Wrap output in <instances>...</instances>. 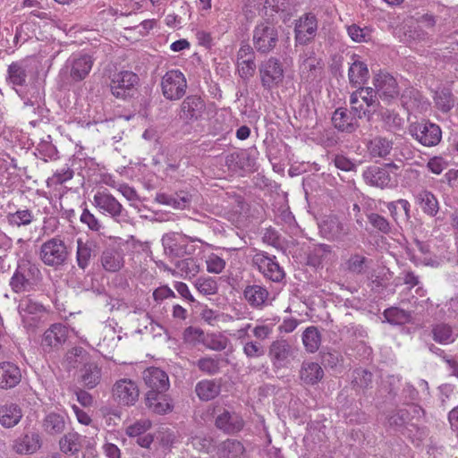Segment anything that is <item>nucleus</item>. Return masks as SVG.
I'll return each mask as SVG.
<instances>
[{
  "label": "nucleus",
  "instance_id": "f257e3e1",
  "mask_svg": "<svg viewBox=\"0 0 458 458\" xmlns=\"http://www.w3.org/2000/svg\"><path fill=\"white\" fill-rule=\"evenodd\" d=\"M42 280L38 265L28 259H20L9 284L16 293L35 291Z\"/></svg>",
  "mask_w": 458,
  "mask_h": 458
},
{
  "label": "nucleus",
  "instance_id": "f03ea898",
  "mask_svg": "<svg viewBox=\"0 0 458 458\" xmlns=\"http://www.w3.org/2000/svg\"><path fill=\"white\" fill-rule=\"evenodd\" d=\"M70 257V250L59 237H53L40 245L38 258L47 267L57 268L64 266Z\"/></svg>",
  "mask_w": 458,
  "mask_h": 458
},
{
  "label": "nucleus",
  "instance_id": "7ed1b4c3",
  "mask_svg": "<svg viewBox=\"0 0 458 458\" xmlns=\"http://www.w3.org/2000/svg\"><path fill=\"white\" fill-rule=\"evenodd\" d=\"M92 204L100 214L119 224L129 219L128 211L106 189L99 190L94 194Z\"/></svg>",
  "mask_w": 458,
  "mask_h": 458
},
{
  "label": "nucleus",
  "instance_id": "20e7f679",
  "mask_svg": "<svg viewBox=\"0 0 458 458\" xmlns=\"http://www.w3.org/2000/svg\"><path fill=\"white\" fill-rule=\"evenodd\" d=\"M279 41L277 28L267 21L257 24L252 32V43L255 50L262 55L271 53Z\"/></svg>",
  "mask_w": 458,
  "mask_h": 458
},
{
  "label": "nucleus",
  "instance_id": "39448f33",
  "mask_svg": "<svg viewBox=\"0 0 458 458\" xmlns=\"http://www.w3.org/2000/svg\"><path fill=\"white\" fill-rule=\"evenodd\" d=\"M259 72L262 87L268 90L277 88L284 78V65L278 58L274 56L260 63Z\"/></svg>",
  "mask_w": 458,
  "mask_h": 458
},
{
  "label": "nucleus",
  "instance_id": "423d86ee",
  "mask_svg": "<svg viewBox=\"0 0 458 458\" xmlns=\"http://www.w3.org/2000/svg\"><path fill=\"white\" fill-rule=\"evenodd\" d=\"M140 81L139 76L131 71H121L112 75L111 93L116 98L126 99L134 95Z\"/></svg>",
  "mask_w": 458,
  "mask_h": 458
},
{
  "label": "nucleus",
  "instance_id": "0eeeda50",
  "mask_svg": "<svg viewBox=\"0 0 458 458\" xmlns=\"http://www.w3.org/2000/svg\"><path fill=\"white\" fill-rule=\"evenodd\" d=\"M186 89V78L179 70L167 71L161 79L162 94L166 99H180L185 94Z\"/></svg>",
  "mask_w": 458,
  "mask_h": 458
},
{
  "label": "nucleus",
  "instance_id": "6e6552de",
  "mask_svg": "<svg viewBox=\"0 0 458 458\" xmlns=\"http://www.w3.org/2000/svg\"><path fill=\"white\" fill-rule=\"evenodd\" d=\"M411 134L423 146L433 147L442 139L440 127L428 121H421L410 126Z\"/></svg>",
  "mask_w": 458,
  "mask_h": 458
},
{
  "label": "nucleus",
  "instance_id": "1a4fd4ad",
  "mask_svg": "<svg viewBox=\"0 0 458 458\" xmlns=\"http://www.w3.org/2000/svg\"><path fill=\"white\" fill-rule=\"evenodd\" d=\"M318 19L312 13H306L295 21L294 40L299 45H308L316 37L318 31Z\"/></svg>",
  "mask_w": 458,
  "mask_h": 458
},
{
  "label": "nucleus",
  "instance_id": "9d476101",
  "mask_svg": "<svg viewBox=\"0 0 458 458\" xmlns=\"http://www.w3.org/2000/svg\"><path fill=\"white\" fill-rule=\"evenodd\" d=\"M18 311L23 327L27 330L34 331L41 321L45 309L40 303L30 298H24L19 302Z\"/></svg>",
  "mask_w": 458,
  "mask_h": 458
},
{
  "label": "nucleus",
  "instance_id": "9b49d317",
  "mask_svg": "<svg viewBox=\"0 0 458 458\" xmlns=\"http://www.w3.org/2000/svg\"><path fill=\"white\" fill-rule=\"evenodd\" d=\"M373 86L378 98L391 103L399 96L400 90L396 80L388 72H380L373 78Z\"/></svg>",
  "mask_w": 458,
  "mask_h": 458
},
{
  "label": "nucleus",
  "instance_id": "f8f14e48",
  "mask_svg": "<svg viewBox=\"0 0 458 458\" xmlns=\"http://www.w3.org/2000/svg\"><path fill=\"white\" fill-rule=\"evenodd\" d=\"M114 399L123 406H131L139 399L140 390L137 384L129 378L117 380L112 387Z\"/></svg>",
  "mask_w": 458,
  "mask_h": 458
},
{
  "label": "nucleus",
  "instance_id": "ddd939ff",
  "mask_svg": "<svg viewBox=\"0 0 458 458\" xmlns=\"http://www.w3.org/2000/svg\"><path fill=\"white\" fill-rule=\"evenodd\" d=\"M319 231L324 238L338 242H344L351 233L349 225L335 216L324 219L319 225Z\"/></svg>",
  "mask_w": 458,
  "mask_h": 458
},
{
  "label": "nucleus",
  "instance_id": "4468645a",
  "mask_svg": "<svg viewBox=\"0 0 458 458\" xmlns=\"http://www.w3.org/2000/svg\"><path fill=\"white\" fill-rule=\"evenodd\" d=\"M94 61L89 55L76 54L71 55L66 61L65 67L69 77L73 82L83 81L89 74Z\"/></svg>",
  "mask_w": 458,
  "mask_h": 458
},
{
  "label": "nucleus",
  "instance_id": "2eb2a0df",
  "mask_svg": "<svg viewBox=\"0 0 458 458\" xmlns=\"http://www.w3.org/2000/svg\"><path fill=\"white\" fill-rule=\"evenodd\" d=\"M253 263L264 277L272 282L279 283L285 276L275 256L271 257L266 252L257 253L253 258Z\"/></svg>",
  "mask_w": 458,
  "mask_h": 458
},
{
  "label": "nucleus",
  "instance_id": "dca6fc26",
  "mask_svg": "<svg viewBox=\"0 0 458 458\" xmlns=\"http://www.w3.org/2000/svg\"><path fill=\"white\" fill-rule=\"evenodd\" d=\"M165 253L171 258H178L185 254H191L192 246L189 247L188 239L179 233L165 234L162 238Z\"/></svg>",
  "mask_w": 458,
  "mask_h": 458
},
{
  "label": "nucleus",
  "instance_id": "f3484780",
  "mask_svg": "<svg viewBox=\"0 0 458 458\" xmlns=\"http://www.w3.org/2000/svg\"><path fill=\"white\" fill-rule=\"evenodd\" d=\"M268 356L276 368L286 367L293 356V350L288 341L277 339L273 341L268 349Z\"/></svg>",
  "mask_w": 458,
  "mask_h": 458
},
{
  "label": "nucleus",
  "instance_id": "a211bd4d",
  "mask_svg": "<svg viewBox=\"0 0 458 458\" xmlns=\"http://www.w3.org/2000/svg\"><path fill=\"white\" fill-rule=\"evenodd\" d=\"M68 329L65 326L60 323L54 324L45 331L41 340V347L45 352L58 349L66 341Z\"/></svg>",
  "mask_w": 458,
  "mask_h": 458
},
{
  "label": "nucleus",
  "instance_id": "6ab92c4d",
  "mask_svg": "<svg viewBox=\"0 0 458 458\" xmlns=\"http://www.w3.org/2000/svg\"><path fill=\"white\" fill-rule=\"evenodd\" d=\"M215 425L224 433L234 435L243 428L244 420L239 413L224 410L216 416Z\"/></svg>",
  "mask_w": 458,
  "mask_h": 458
},
{
  "label": "nucleus",
  "instance_id": "aec40b11",
  "mask_svg": "<svg viewBox=\"0 0 458 458\" xmlns=\"http://www.w3.org/2000/svg\"><path fill=\"white\" fill-rule=\"evenodd\" d=\"M30 75L29 62L25 59L11 63L7 68L6 82L13 88L24 87Z\"/></svg>",
  "mask_w": 458,
  "mask_h": 458
},
{
  "label": "nucleus",
  "instance_id": "412c9836",
  "mask_svg": "<svg viewBox=\"0 0 458 458\" xmlns=\"http://www.w3.org/2000/svg\"><path fill=\"white\" fill-rule=\"evenodd\" d=\"M143 380L148 391L166 392L169 389V377L165 371L157 367H149L143 372Z\"/></svg>",
  "mask_w": 458,
  "mask_h": 458
},
{
  "label": "nucleus",
  "instance_id": "4be33fe9",
  "mask_svg": "<svg viewBox=\"0 0 458 458\" xmlns=\"http://www.w3.org/2000/svg\"><path fill=\"white\" fill-rule=\"evenodd\" d=\"M205 110L204 101L198 96H188L181 104L179 116L186 123H191L201 117Z\"/></svg>",
  "mask_w": 458,
  "mask_h": 458
},
{
  "label": "nucleus",
  "instance_id": "5701e85b",
  "mask_svg": "<svg viewBox=\"0 0 458 458\" xmlns=\"http://www.w3.org/2000/svg\"><path fill=\"white\" fill-rule=\"evenodd\" d=\"M359 120L358 117L345 107L335 109L332 116V123L335 128L346 133H352L358 129L360 126Z\"/></svg>",
  "mask_w": 458,
  "mask_h": 458
},
{
  "label": "nucleus",
  "instance_id": "b1692460",
  "mask_svg": "<svg viewBox=\"0 0 458 458\" xmlns=\"http://www.w3.org/2000/svg\"><path fill=\"white\" fill-rule=\"evenodd\" d=\"M367 184L381 189L393 185L392 176L386 167L369 166L362 174Z\"/></svg>",
  "mask_w": 458,
  "mask_h": 458
},
{
  "label": "nucleus",
  "instance_id": "393cba45",
  "mask_svg": "<svg viewBox=\"0 0 458 458\" xmlns=\"http://www.w3.org/2000/svg\"><path fill=\"white\" fill-rule=\"evenodd\" d=\"M242 294L246 302L252 309L261 310L267 304L269 293L262 285L249 284L244 288Z\"/></svg>",
  "mask_w": 458,
  "mask_h": 458
},
{
  "label": "nucleus",
  "instance_id": "a878e982",
  "mask_svg": "<svg viewBox=\"0 0 458 458\" xmlns=\"http://www.w3.org/2000/svg\"><path fill=\"white\" fill-rule=\"evenodd\" d=\"M352 62L348 69V79L352 87L359 89L368 81L369 72L368 65L360 61L356 55L352 56Z\"/></svg>",
  "mask_w": 458,
  "mask_h": 458
},
{
  "label": "nucleus",
  "instance_id": "bb28decb",
  "mask_svg": "<svg viewBox=\"0 0 458 458\" xmlns=\"http://www.w3.org/2000/svg\"><path fill=\"white\" fill-rule=\"evenodd\" d=\"M146 406L152 412L157 414H165L173 408L171 400L165 392L148 391L145 397Z\"/></svg>",
  "mask_w": 458,
  "mask_h": 458
},
{
  "label": "nucleus",
  "instance_id": "cd10ccee",
  "mask_svg": "<svg viewBox=\"0 0 458 458\" xmlns=\"http://www.w3.org/2000/svg\"><path fill=\"white\" fill-rule=\"evenodd\" d=\"M21 379L20 368L13 362L0 363V388L10 389L16 386Z\"/></svg>",
  "mask_w": 458,
  "mask_h": 458
},
{
  "label": "nucleus",
  "instance_id": "c85d7f7f",
  "mask_svg": "<svg viewBox=\"0 0 458 458\" xmlns=\"http://www.w3.org/2000/svg\"><path fill=\"white\" fill-rule=\"evenodd\" d=\"M77 250H76V262L78 267L85 270L93 257L96 256L97 243L92 240L83 241L82 238L76 240Z\"/></svg>",
  "mask_w": 458,
  "mask_h": 458
},
{
  "label": "nucleus",
  "instance_id": "c756f323",
  "mask_svg": "<svg viewBox=\"0 0 458 458\" xmlns=\"http://www.w3.org/2000/svg\"><path fill=\"white\" fill-rule=\"evenodd\" d=\"M81 382L84 387L93 389L102 379V369L95 361H86L81 369Z\"/></svg>",
  "mask_w": 458,
  "mask_h": 458
},
{
  "label": "nucleus",
  "instance_id": "7c9ffc66",
  "mask_svg": "<svg viewBox=\"0 0 458 458\" xmlns=\"http://www.w3.org/2000/svg\"><path fill=\"white\" fill-rule=\"evenodd\" d=\"M22 416V410L17 403H5L0 406V424L5 428L15 427Z\"/></svg>",
  "mask_w": 458,
  "mask_h": 458
},
{
  "label": "nucleus",
  "instance_id": "2f4dec72",
  "mask_svg": "<svg viewBox=\"0 0 458 458\" xmlns=\"http://www.w3.org/2000/svg\"><path fill=\"white\" fill-rule=\"evenodd\" d=\"M40 447V437L37 433L25 434L18 437L13 445V449L20 454H34Z\"/></svg>",
  "mask_w": 458,
  "mask_h": 458
},
{
  "label": "nucleus",
  "instance_id": "473e14b6",
  "mask_svg": "<svg viewBox=\"0 0 458 458\" xmlns=\"http://www.w3.org/2000/svg\"><path fill=\"white\" fill-rule=\"evenodd\" d=\"M221 392V384L216 379H202L195 386V393L199 400L208 402L215 399Z\"/></svg>",
  "mask_w": 458,
  "mask_h": 458
},
{
  "label": "nucleus",
  "instance_id": "72a5a7b5",
  "mask_svg": "<svg viewBox=\"0 0 458 458\" xmlns=\"http://www.w3.org/2000/svg\"><path fill=\"white\" fill-rule=\"evenodd\" d=\"M324 377L322 367L315 361H303L300 369V378L306 385H316Z\"/></svg>",
  "mask_w": 458,
  "mask_h": 458
},
{
  "label": "nucleus",
  "instance_id": "f704fd0d",
  "mask_svg": "<svg viewBox=\"0 0 458 458\" xmlns=\"http://www.w3.org/2000/svg\"><path fill=\"white\" fill-rule=\"evenodd\" d=\"M393 141L386 137L377 136L367 144V149L371 157L387 158L393 150Z\"/></svg>",
  "mask_w": 458,
  "mask_h": 458
},
{
  "label": "nucleus",
  "instance_id": "c9c22d12",
  "mask_svg": "<svg viewBox=\"0 0 458 458\" xmlns=\"http://www.w3.org/2000/svg\"><path fill=\"white\" fill-rule=\"evenodd\" d=\"M100 262L106 271L117 272L123 267V255L117 249L108 248L102 252Z\"/></svg>",
  "mask_w": 458,
  "mask_h": 458
},
{
  "label": "nucleus",
  "instance_id": "e433bc0d",
  "mask_svg": "<svg viewBox=\"0 0 458 458\" xmlns=\"http://www.w3.org/2000/svg\"><path fill=\"white\" fill-rule=\"evenodd\" d=\"M245 453L243 444L236 439L228 438L216 447L218 458H241Z\"/></svg>",
  "mask_w": 458,
  "mask_h": 458
},
{
  "label": "nucleus",
  "instance_id": "4c0bfd02",
  "mask_svg": "<svg viewBox=\"0 0 458 458\" xmlns=\"http://www.w3.org/2000/svg\"><path fill=\"white\" fill-rule=\"evenodd\" d=\"M416 202L421 210L429 216H435L439 210V203L437 197L428 190L417 192Z\"/></svg>",
  "mask_w": 458,
  "mask_h": 458
},
{
  "label": "nucleus",
  "instance_id": "58836bf2",
  "mask_svg": "<svg viewBox=\"0 0 458 458\" xmlns=\"http://www.w3.org/2000/svg\"><path fill=\"white\" fill-rule=\"evenodd\" d=\"M45 432L48 435H58L64 431L66 427L65 416L60 413L51 412L43 420Z\"/></svg>",
  "mask_w": 458,
  "mask_h": 458
},
{
  "label": "nucleus",
  "instance_id": "ea45409f",
  "mask_svg": "<svg viewBox=\"0 0 458 458\" xmlns=\"http://www.w3.org/2000/svg\"><path fill=\"white\" fill-rule=\"evenodd\" d=\"M432 336L435 342L448 344L455 341L457 334L450 325L441 322L433 326Z\"/></svg>",
  "mask_w": 458,
  "mask_h": 458
},
{
  "label": "nucleus",
  "instance_id": "a19ab883",
  "mask_svg": "<svg viewBox=\"0 0 458 458\" xmlns=\"http://www.w3.org/2000/svg\"><path fill=\"white\" fill-rule=\"evenodd\" d=\"M305 350L310 353L316 352L321 344V334L317 327H308L301 335Z\"/></svg>",
  "mask_w": 458,
  "mask_h": 458
},
{
  "label": "nucleus",
  "instance_id": "79ce46f5",
  "mask_svg": "<svg viewBox=\"0 0 458 458\" xmlns=\"http://www.w3.org/2000/svg\"><path fill=\"white\" fill-rule=\"evenodd\" d=\"M59 447L62 453L65 454H74L81 450V436L76 432H68L59 440Z\"/></svg>",
  "mask_w": 458,
  "mask_h": 458
},
{
  "label": "nucleus",
  "instance_id": "37998d69",
  "mask_svg": "<svg viewBox=\"0 0 458 458\" xmlns=\"http://www.w3.org/2000/svg\"><path fill=\"white\" fill-rule=\"evenodd\" d=\"M34 218L32 211L28 208L18 209L6 216L8 225L13 227L28 226L34 221Z\"/></svg>",
  "mask_w": 458,
  "mask_h": 458
},
{
  "label": "nucleus",
  "instance_id": "c03bdc74",
  "mask_svg": "<svg viewBox=\"0 0 458 458\" xmlns=\"http://www.w3.org/2000/svg\"><path fill=\"white\" fill-rule=\"evenodd\" d=\"M376 113H377V115L388 131H395L402 127L403 119L394 110L380 106Z\"/></svg>",
  "mask_w": 458,
  "mask_h": 458
},
{
  "label": "nucleus",
  "instance_id": "a18cd8bd",
  "mask_svg": "<svg viewBox=\"0 0 458 458\" xmlns=\"http://www.w3.org/2000/svg\"><path fill=\"white\" fill-rule=\"evenodd\" d=\"M355 92L358 94L360 99H361L369 108H371L370 112L376 113L381 106L377 99L378 96L374 88L360 87Z\"/></svg>",
  "mask_w": 458,
  "mask_h": 458
},
{
  "label": "nucleus",
  "instance_id": "49530a36",
  "mask_svg": "<svg viewBox=\"0 0 458 458\" xmlns=\"http://www.w3.org/2000/svg\"><path fill=\"white\" fill-rule=\"evenodd\" d=\"M383 316L386 321L392 325H403L411 319V315L408 311L396 307L385 310Z\"/></svg>",
  "mask_w": 458,
  "mask_h": 458
},
{
  "label": "nucleus",
  "instance_id": "de8ad7c7",
  "mask_svg": "<svg viewBox=\"0 0 458 458\" xmlns=\"http://www.w3.org/2000/svg\"><path fill=\"white\" fill-rule=\"evenodd\" d=\"M319 69H321L320 61L313 55V53L306 57L300 65L301 75L306 80L316 77L317 71Z\"/></svg>",
  "mask_w": 458,
  "mask_h": 458
},
{
  "label": "nucleus",
  "instance_id": "09e8293b",
  "mask_svg": "<svg viewBox=\"0 0 458 458\" xmlns=\"http://www.w3.org/2000/svg\"><path fill=\"white\" fill-rule=\"evenodd\" d=\"M221 359L218 356L203 357L196 362L199 369L207 375H216L220 371Z\"/></svg>",
  "mask_w": 458,
  "mask_h": 458
},
{
  "label": "nucleus",
  "instance_id": "8fccbe9b",
  "mask_svg": "<svg viewBox=\"0 0 458 458\" xmlns=\"http://www.w3.org/2000/svg\"><path fill=\"white\" fill-rule=\"evenodd\" d=\"M176 268L185 277L195 276L199 271V265L193 258H187L176 262Z\"/></svg>",
  "mask_w": 458,
  "mask_h": 458
},
{
  "label": "nucleus",
  "instance_id": "3c124183",
  "mask_svg": "<svg viewBox=\"0 0 458 458\" xmlns=\"http://www.w3.org/2000/svg\"><path fill=\"white\" fill-rule=\"evenodd\" d=\"M349 37L355 42H367L370 39L371 30L368 27H360L357 24L346 26Z\"/></svg>",
  "mask_w": 458,
  "mask_h": 458
},
{
  "label": "nucleus",
  "instance_id": "603ef678",
  "mask_svg": "<svg viewBox=\"0 0 458 458\" xmlns=\"http://www.w3.org/2000/svg\"><path fill=\"white\" fill-rule=\"evenodd\" d=\"M236 68L239 76L244 80L249 81L255 74L256 63L255 58L249 60L236 61Z\"/></svg>",
  "mask_w": 458,
  "mask_h": 458
},
{
  "label": "nucleus",
  "instance_id": "864d4df0",
  "mask_svg": "<svg viewBox=\"0 0 458 458\" xmlns=\"http://www.w3.org/2000/svg\"><path fill=\"white\" fill-rule=\"evenodd\" d=\"M368 259L362 255L352 254L346 262L347 269L355 274L364 273L367 267Z\"/></svg>",
  "mask_w": 458,
  "mask_h": 458
},
{
  "label": "nucleus",
  "instance_id": "5fc2aeb1",
  "mask_svg": "<svg viewBox=\"0 0 458 458\" xmlns=\"http://www.w3.org/2000/svg\"><path fill=\"white\" fill-rule=\"evenodd\" d=\"M368 220L374 229L382 233H389L391 232V225L389 221L383 216L377 213H370L368 216Z\"/></svg>",
  "mask_w": 458,
  "mask_h": 458
},
{
  "label": "nucleus",
  "instance_id": "6e6d98bb",
  "mask_svg": "<svg viewBox=\"0 0 458 458\" xmlns=\"http://www.w3.org/2000/svg\"><path fill=\"white\" fill-rule=\"evenodd\" d=\"M195 287L203 295H212L217 292V284L211 277H199L195 281Z\"/></svg>",
  "mask_w": 458,
  "mask_h": 458
},
{
  "label": "nucleus",
  "instance_id": "4d7b16f0",
  "mask_svg": "<svg viewBox=\"0 0 458 458\" xmlns=\"http://www.w3.org/2000/svg\"><path fill=\"white\" fill-rule=\"evenodd\" d=\"M80 221L86 225L93 232L99 233L103 228L102 223L88 208H84L80 217Z\"/></svg>",
  "mask_w": 458,
  "mask_h": 458
},
{
  "label": "nucleus",
  "instance_id": "13d9d810",
  "mask_svg": "<svg viewBox=\"0 0 458 458\" xmlns=\"http://www.w3.org/2000/svg\"><path fill=\"white\" fill-rule=\"evenodd\" d=\"M74 172L70 167H64L57 170L51 177L47 179V185H59L63 184L72 179Z\"/></svg>",
  "mask_w": 458,
  "mask_h": 458
},
{
  "label": "nucleus",
  "instance_id": "bf43d9fd",
  "mask_svg": "<svg viewBox=\"0 0 458 458\" xmlns=\"http://www.w3.org/2000/svg\"><path fill=\"white\" fill-rule=\"evenodd\" d=\"M207 270L212 274H220L224 271L226 262L217 254L211 253L206 259Z\"/></svg>",
  "mask_w": 458,
  "mask_h": 458
},
{
  "label": "nucleus",
  "instance_id": "052dcab7",
  "mask_svg": "<svg viewBox=\"0 0 458 458\" xmlns=\"http://www.w3.org/2000/svg\"><path fill=\"white\" fill-rule=\"evenodd\" d=\"M151 421L148 419H141L135 421L126 428L129 437H139L151 428Z\"/></svg>",
  "mask_w": 458,
  "mask_h": 458
},
{
  "label": "nucleus",
  "instance_id": "680f3d73",
  "mask_svg": "<svg viewBox=\"0 0 458 458\" xmlns=\"http://www.w3.org/2000/svg\"><path fill=\"white\" fill-rule=\"evenodd\" d=\"M350 106L351 109L349 111L352 112V114L359 119H361L367 114L369 115L370 109L366 110L363 108V105L360 101V98L355 91L352 92L350 96Z\"/></svg>",
  "mask_w": 458,
  "mask_h": 458
},
{
  "label": "nucleus",
  "instance_id": "e2e57ef3",
  "mask_svg": "<svg viewBox=\"0 0 458 458\" xmlns=\"http://www.w3.org/2000/svg\"><path fill=\"white\" fill-rule=\"evenodd\" d=\"M39 154L42 156V158L45 161L47 159L55 160L57 158V148L55 145H53L50 141L43 140L41 141L37 148Z\"/></svg>",
  "mask_w": 458,
  "mask_h": 458
},
{
  "label": "nucleus",
  "instance_id": "0e129e2a",
  "mask_svg": "<svg viewBox=\"0 0 458 458\" xmlns=\"http://www.w3.org/2000/svg\"><path fill=\"white\" fill-rule=\"evenodd\" d=\"M66 360L71 366L75 368L77 363L86 362L87 352L82 347H74L67 352Z\"/></svg>",
  "mask_w": 458,
  "mask_h": 458
},
{
  "label": "nucleus",
  "instance_id": "69168bd1",
  "mask_svg": "<svg viewBox=\"0 0 458 458\" xmlns=\"http://www.w3.org/2000/svg\"><path fill=\"white\" fill-rule=\"evenodd\" d=\"M427 168L434 174H440L448 166V162L440 156H435L428 159Z\"/></svg>",
  "mask_w": 458,
  "mask_h": 458
},
{
  "label": "nucleus",
  "instance_id": "338daca9",
  "mask_svg": "<svg viewBox=\"0 0 458 458\" xmlns=\"http://www.w3.org/2000/svg\"><path fill=\"white\" fill-rule=\"evenodd\" d=\"M435 101L437 107L445 113L450 111L454 105L453 96L450 93L445 92L438 94L436 97Z\"/></svg>",
  "mask_w": 458,
  "mask_h": 458
},
{
  "label": "nucleus",
  "instance_id": "774afa93",
  "mask_svg": "<svg viewBox=\"0 0 458 458\" xmlns=\"http://www.w3.org/2000/svg\"><path fill=\"white\" fill-rule=\"evenodd\" d=\"M353 382L360 388H367L372 382V374L365 369L354 371Z\"/></svg>",
  "mask_w": 458,
  "mask_h": 458
}]
</instances>
